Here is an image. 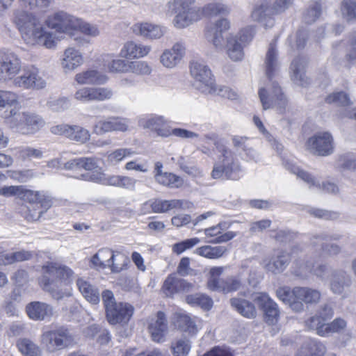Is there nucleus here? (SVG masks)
<instances>
[{
  "label": "nucleus",
  "instance_id": "nucleus-1",
  "mask_svg": "<svg viewBox=\"0 0 356 356\" xmlns=\"http://www.w3.org/2000/svg\"><path fill=\"white\" fill-rule=\"evenodd\" d=\"M42 273L39 284L54 299L60 300L71 296V292L65 288L74 275L73 270L68 266L48 262L42 266Z\"/></svg>",
  "mask_w": 356,
  "mask_h": 356
},
{
  "label": "nucleus",
  "instance_id": "nucleus-2",
  "mask_svg": "<svg viewBox=\"0 0 356 356\" xmlns=\"http://www.w3.org/2000/svg\"><path fill=\"white\" fill-rule=\"evenodd\" d=\"M47 25L56 32L75 36L74 40L79 45L88 43V41L79 35V32L92 36H96L99 33L97 27L85 23L63 11L49 17L47 20Z\"/></svg>",
  "mask_w": 356,
  "mask_h": 356
},
{
  "label": "nucleus",
  "instance_id": "nucleus-3",
  "mask_svg": "<svg viewBox=\"0 0 356 356\" xmlns=\"http://www.w3.org/2000/svg\"><path fill=\"white\" fill-rule=\"evenodd\" d=\"M16 24L26 44H41L49 49L56 45L53 33L44 31L38 19L32 14L19 12L16 16Z\"/></svg>",
  "mask_w": 356,
  "mask_h": 356
},
{
  "label": "nucleus",
  "instance_id": "nucleus-4",
  "mask_svg": "<svg viewBox=\"0 0 356 356\" xmlns=\"http://www.w3.org/2000/svg\"><path fill=\"white\" fill-rule=\"evenodd\" d=\"M195 0H172L165 6V15L172 17L177 29L186 28L201 19L200 8L194 6Z\"/></svg>",
  "mask_w": 356,
  "mask_h": 356
},
{
  "label": "nucleus",
  "instance_id": "nucleus-5",
  "mask_svg": "<svg viewBox=\"0 0 356 356\" xmlns=\"http://www.w3.org/2000/svg\"><path fill=\"white\" fill-rule=\"evenodd\" d=\"M219 152L218 161L213 165L211 176L217 179L225 177L227 179L236 180L239 178L241 166L234 153L223 144H216Z\"/></svg>",
  "mask_w": 356,
  "mask_h": 356
},
{
  "label": "nucleus",
  "instance_id": "nucleus-6",
  "mask_svg": "<svg viewBox=\"0 0 356 356\" xmlns=\"http://www.w3.org/2000/svg\"><path fill=\"white\" fill-rule=\"evenodd\" d=\"M102 298L106 320L111 325H124L128 323L134 311L132 305L127 302H116L113 293L110 290L103 291Z\"/></svg>",
  "mask_w": 356,
  "mask_h": 356
},
{
  "label": "nucleus",
  "instance_id": "nucleus-7",
  "mask_svg": "<svg viewBox=\"0 0 356 356\" xmlns=\"http://www.w3.org/2000/svg\"><path fill=\"white\" fill-rule=\"evenodd\" d=\"M190 73L194 79V86L203 93L216 91V83L211 71L205 64L192 61L190 64Z\"/></svg>",
  "mask_w": 356,
  "mask_h": 356
},
{
  "label": "nucleus",
  "instance_id": "nucleus-8",
  "mask_svg": "<svg viewBox=\"0 0 356 356\" xmlns=\"http://www.w3.org/2000/svg\"><path fill=\"white\" fill-rule=\"evenodd\" d=\"M22 70V60L14 51L0 50V83L13 81Z\"/></svg>",
  "mask_w": 356,
  "mask_h": 356
},
{
  "label": "nucleus",
  "instance_id": "nucleus-9",
  "mask_svg": "<svg viewBox=\"0 0 356 356\" xmlns=\"http://www.w3.org/2000/svg\"><path fill=\"white\" fill-rule=\"evenodd\" d=\"M302 251V248L300 245H293L290 253L284 250H278L269 258L263 260V267L268 272L275 275L280 274L289 266L291 256L298 255Z\"/></svg>",
  "mask_w": 356,
  "mask_h": 356
},
{
  "label": "nucleus",
  "instance_id": "nucleus-10",
  "mask_svg": "<svg viewBox=\"0 0 356 356\" xmlns=\"http://www.w3.org/2000/svg\"><path fill=\"white\" fill-rule=\"evenodd\" d=\"M13 85L24 89L40 90L46 87L47 82L39 69L31 65L25 67L22 74L13 79Z\"/></svg>",
  "mask_w": 356,
  "mask_h": 356
},
{
  "label": "nucleus",
  "instance_id": "nucleus-11",
  "mask_svg": "<svg viewBox=\"0 0 356 356\" xmlns=\"http://www.w3.org/2000/svg\"><path fill=\"white\" fill-rule=\"evenodd\" d=\"M10 125L24 134H33L43 127L44 122L38 115L25 113H17L10 120Z\"/></svg>",
  "mask_w": 356,
  "mask_h": 356
},
{
  "label": "nucleus",
  "instance_id": "nucleus-12",
  "mask_svg": "<svg viewBox=\"0 0 356 356\" xmlns=\"http://www.w3.org/2000/svg\"><path fill=\"white\" fill-rule=\"evenodd\" d=\"M259 96L264 110L277 107L280 113L284 111L287 105V99L276 82L272 83L270 93L262 88L259 90Z\"/></svg>",
  "mask_w": 356,
  "mask_h": 356
},
{
  "label": "nucleus",
  "instance_id": "nucleus-13",
  "mask_svg": "<svg viewBox=\"0 0 356 356\" xmlns=\"http://www.w3.org/2000/svg\"><path fill=\"white\" fill-rule=\"evenodd\" d=\"M72 340L68 331L63 328L44 332L40 338L41 343L51 351L67 346Z\"/></svg>",
  "mask_w": 356,
  "mask_h": 356
},
{
  "label": "nucleus",
  "instance_id": "nucleus-14",
  "mask_svg": "<svg viewBox=\"0 0 356 356\" xmlns=\"http://www.w3.org/2000/svg\"><path fill=\"white\" fill-rule=\"evenodd\" d=\"M309 150L314 154L327 156L333 152V138L327 132L318 133L309 138L307 142Z\"/></svg>",
  "mask_w": 356,
  "mask_h": 356
},
{
  "label": "nucleus",
  "instance_id": "nucleus-15",
  "mask_svg": "<svg viewBox=\"0 0 356 356\" xmlns=\"http://www.w3.org/2000/svg\"><path fill=\"white\" fill-rule=\"evenodd\" d=\"M288 169L296 174L299 178L309 185V188L314 186L319 190H323L327 193L337 194L339 192L338 186L332 182H325L321 184L310 173L301 170L298 166L291 163H287Z\"/></svg>",
  "mask_w": 356,
  "mask_h": 356
},
{
  "label": "nucleus",
  "instance_id": "nucleus-16",
  "mask_svg": "<svg viewBox=\"0 0 356 356\" xmlns=\"http://www.w3.org/2000/svg\"><path fill=\"white\" fill-rule=\"evenodd\" d=\"M18 95L13 92L0 90V116L10 123V118L18 112Z\"/></svg>",
  "mask_w": 356,
  "mask_h": 356
},
{
  "label": "nucleus",
  "instance_id": "nucleus-17",
  "mask_svg": "<svg viewBox=\"0 0 356 356\" xmlns=\"http://www.w3.org/2000/svg\"><path fill=\"white\" fill-rule=\"evenodd\" d=\"M129 120L120 117H108L104 120H100L93 127V132L101 135L106 132L128 130Z\"/></svg>",
  "mask_w": 356,
  "mask_h": 356
},
{
  "label": "nucleus",
  "instance_id": "nucleus-18",
  "mask_svg": "<svg viewBox=\"0 0 356 356\" xmlns=\"http://www.w3.org/2000/svg\"><path fill=\"white\" fill-rule=\"evenodd\" d=\"M105 253H108V248H104L99 250L98 252H97L91 259V262L96 267H100L102 268H105L106 267H109L111 269V271L113 273H119L127 266V262L129 261L128 259L125 257L124 255L119 254L118 259L119 260H122L123 261L122 264H120L118 263H115V255H112L111 258L107 260H102L100 258V255H104Z\"/></svg>",
  "mask_w": 356,
  "mask_h": 356
},
{
  "label": "nucleus",
  "instance_id": "nucleus-19",
  "mask_svg": "<svg viewBox=\"0 0 356 356\" xmlns=\"http://www.w3.org/2000/svg\"><path fill=\"white\" fill-rule=\"evenodd\" d=\"M148 331L154 342L161 343L165 341L168 327L165 314L163 312H158L156 318L152 319L148 325Z\"/></svg>",
  "mask_w": 356,
  "mask_h": 356
},
{
  "label": "nucleus",
  "instance_id": "nucleus-20",
  "mask_svg": "<svg viewBox=\"0 0 356 356\" xmlns=\"http://www.w3.org/2000/svg\"><path fill=\"white\" fill-rule=\"evenodd\" d=\"M138 123L144 129H150L155 131L159 136L166 138L171 136V128L168 126L167 121L163 116L154 115L147 118H141Z\"/></svg>",
  "mask_w": 356,
  "mask_h": 356
},
{
  "label": "nucleus",
  "instance_id": "nucleus-21",
  "mask_svg": "<svg viewBox=\"0 0 356 356\" xmlns=\"http://www.w3.org/2000/svg\"><path fill=\"white\" fill-rule=\"evenodd\" d=\"M254 300L264 311L268 323L273 324L277 321L280 314L277 305L267 294L260 293L255 297Z\"/></svg>",
  "mask_w": 356,
  "mask_h": 356
},
{
  "label": "nucleus",
  "instance_id": "nucleus-22",
  "mask_svg": "<svg viewBox=\"0 0 356 356\" xmlns=\"http://www.w3.org/2000/svg\"><path fill=\"white\" fill-rule=\"evenodd\" d=\"M185 54V47L177 42L170 49H165L161 55L160 61L167 68L175 67L181 60Z\"/></svg>",
  "mask_w": 356,
  "mask_h": 356
},
{
  "label": "nucleus",
  "instance_id": "nucleus-23",
  "mask_svg": "<svg viewBox=\"0 0 356 356\" xmlns=\"http://www.w3.org/2000/svg\"><path fill=\"white\" fill-rule=\"evenodd\" d=\"M193 284L186 280L169 275L165 280L162 290L167 297H172L179 292L189 291Z\"/></svg>",
  "mask_w": 356,
  "mask_h": 356
},
{
  "label": "nucleus",
  "instance_id": "nucleus-24",
  "mask_svg": "<svg viewBox=\"0 0 356 356\" xmlns=\"http://www.w3.org/2000/svg\"><path fill=\"white\" fill-rule=\"evenodd\" d=\"M307 60L304 57H297L293 59L291 65L293 72L292 80L300 86L306 87L310 83V79L305 74Z\"/></svg>",
  "mask_w": 356,
  "mask_h": 356
},
{
  "label": "nucleus",
  "instance_id": "nucleus-25",
  "mask_svg": "<svg viewBox=\"0 0 356 356\" xmlns=\"http://www.w3.org/2000/svg\"><path fill=\"white\" fill-rule=\"evenodd\" d=\"M276 294L277 298L284 304L288 305L293 311L300 312L303 310L304 305L297 300L295 287L292 290L289 286L280 287L277 289Z\"/></svg>",
  "mask_w": 356,
  "mask_h": 356
},
{
  "label": "nucleus",
  "instance_id": "nucleus-26",
  "mask_svg": "<svg viewBox=\"0 0 356 356\" xmlns=\"http://www.w3.org/2000/svg\"><path fill=\"white\" fill-rule=\"evenodd\" d=\"M352 280L350 275L343 270H335L331 274L330 287L336 294H341L346 287L350 286Z\"/></svg>",
  "mask_w": 356,
  "mask_h": 356
},
{
  "label": "nucleus",
  "instance_id": "nucleus-27",
  "mask_svg": "<svg viewBox=\"0 0 356 356\" xmlns=\"http://www.w3.org/2000/svg\"><path fill=\"white\" fill-rule=\"evenodd\" d=\"M30 318L36 321H42L53 315V308L50 305L42 302H31L26 307Z\"/></svg>",
  "mask_w": 356,
  "mask_h": 356
},
{
  "label": "nucleus",
  "instance_id": "nucleus-28",
  "mask_svg": "<svg viewBox=\"0 0 356 356\" xmlns=\"http://www.w3.org/2000/svg\"><path fill=\"white\" fill-rule=\"evenodd\" d=\"M265 70L267 77L270 80L278 72L280 69V62L278 60V53L276 49L275 42H271L267 51L265 61Z\"/></svg>",
  "mask_w": 356,
  "mask_h": 356
},
{
  "label": "nucleus",
  "instance_id": "nucleus-29",
  "mask_svg": "<svg viewBox=\"0 0 356 356\" xmlns=\"http://www.w3.org/2000/svg\"><path fill=\"white\" fill-rule=\"evenodd\" d=\"M81 54L73 47L67 48L63 55L61 66L65 72H72L83 63Z\"/></svg>",
  "mask_w": 356,
  "mask_h": 356
},
{
  "label": "nucleus",
  "instance_id": "nucleus-30",
  "mask_svg": "<svg viewBox=\"0 0 356 356\" xmlns=\"http://www.w3.org/2000/svg\"><path fill=\"white\" fill-rule=\"evenodd\" d=\"M76 285L79 291L88 302L93 305L99 302L100 293L97 286L82 278L76 280Z\"/></svg>",
  "mask_w": 356,
  "mask_h": 356
},
{
  "label": "nucleus",
  "instance_id": "nucleus-31",
  "mask_svg": "<svg viewBox=\"0 0 356 356\" xmlns=\"http://www.w3.org/2000/svg\"><path fill=\"white\" fill-rule=\"evenodd\" d=\"M150 50L151 47L149 46L137 44L134 42H128L123 46L120 55L125 58H141L147 55Z\"/></svg>",
  "mask_w": 356,
  "mask_h": 356
},
{
  "label": "nucleus",
  "instance_id": "nucleus-32",
  "mask_svg": "<svg viewBox=\"0 0 356 356\" xmlns=\"http://www.w3.org/2000/svg\"><path fill=\"white\" fill-rule=\"evenodd\" d=\"M230 304L233 309L247 318H254L257 316L256 307L249 300L240 298H233L230 299Z\"/></svg>",
  "mask_w": 356,
  "mask_h": 356
},
{
  "label": "nucleus",
  "instance_id": "nucleus-33",
  "mask_svg": "<svg viewBox=\"0 0 356 356\" xmlns=\"http://www.w3.org/2000/svg\"><path fill=\"white\" fill-rule=\"evenodd\" d=\"M108 78L99 72L90 70L79 73L75 76V80L81 85H100L106 82Z\"/></svg>",
  "mask_w": 356,
  "mask_h": 356
},
{
  "label": "nucleus",
  "instance_id": "nucleus-34",
  "mask_svg": "<svg viewBox=\"0 0 356 356\" xmlns=\"http://www.w3.org/2000/svg\"><path fill=\"white\" fill-rule=\"evenodd\" d=\"M276 15L271 3L267 0H264L257 3L252 12V18L254 21L263 22L269 19V22L273 24L271 17Z\"/></svg>",
  "mask_w": 356,
  "mask_h": 356
},
{
  "label": "nucleus",
  "instance_id": "nucleus-35",
  "mask_svg": "<svg viewBox=\"0 0 356 356\" xmlns=\"http://www.w3.org/2000/svg\"><path fill=\"white\" fill-rule=\"evenodd\" d=\"M149 205L154 213H165L175 208H181L183 201L181 200H163L155 199L149 200L144 204V207Z\"/></svg>",
  "mask_w": 356,
  "mask_h": 356
},
{
  "label": "nucleus",
  "instance_id": "nucleus-36",
  "mask_svg": "<svg viewBox=\"0 0 356 356\" xmlns=\"http://www.w3.org/2000/svg\"><path fill=\"white\" fill-rule=\"evenodd\" d=\"M325 345L321 341L309 340L305 342L296 353V356H324Z\"/></svg>",
  "mask_w": 356,
  "mask_h": 356
},
{
  "label": "nucleus",
  "instance_id": "nucleus-37",
  "mask_svg": "<svg viewBox=\"0 0 356 356\" xmlns=\"http://www.w3.org/2000/svg\"><path fill=\"white\" fill-rule=\"evenodd\" d=\"M232 142L233 147L237 151L242 150L250 159L256 160L257 159V152L248 137L234 136L232 138Z\"/></svg>",
  "mask_w": 356,
  "mask_h": 356
},
{
  "label": "nucleus",
  "instance_id": "nucleus-38",
  "mask_svg": "<svg viewBox=\"0 0 356 356\" xmlns=\"http://www.w3.org/2000/svg\"><path fill=\"white\" fill-rule=\"evenodd\" d=\"M173 323L175 327L183 332L195 334L197 332V325L195 321L188 315L177 313L174 316Z\"/></svg>",
  "mask_w": 356,
  "mask_h": 356
},
{
  "label": "nucleus",
  "instance_id": "nucleus-39",
  "mask_svg": "<svg viewBox=\"0 0 356 356\" xmlns=\"http://www.w3.org/2000/svg\"><path fill=\"white\" fill-rule=\"evenodd\" d=\"M134 31L136 34H139L149 39L160 38L163 34V31L159 26L149 23H142L134 25Z\"/></svg>",
  "mask_w": 356,
  "mask_h": 356
},
{
  "label": "nucleus",
  "instance_id": "nucleus-40",
  "mask_svg": "<svg viewBox=\"0 0 356 356\" xmlns=\"http://www.w3.org/2000/svg\"><path fill=\"white\" fill-rule=\"evenodd\" d=\"M297 300L306 304L317 303L321 298V293L316 289L309 287H295Z\"/></svg>",
  "mask_w": 356,
  "mask_h": 356
},
{
  "label": "nucleus",
  "instance_id": "nucleus-41",
  "mask_svg": "<svg viewBox=\"0 0 356 356\" xmlns=\"http://www.w3.org/2000/svg\"><path fill=\"white\" fill-rule=\"evenodd\" d=\"M19 352L24 356H41L42 350L38 345L27 338L19 339L17 342Z\"/></svg>",
  "mask_w": 356,
  "mask_h": 356
},
{
  "label": "nucleus",
  "instance_id": "nucleus-42",
  "mask_svg": "<svg viewBox=\"0 0 356 356\" xmlns=\"http://www.w3.org/2000/svg\"><path fill=\"white\" fill-rule=\"evenodd\" d=\"M227 51L229 57L234 61L241 60L243 58V47L236 35L227 38Z\"/></svg>",
  "mask_w": 356,
  "mask_h": 356
},
{
  "label": "nucleus",
  "instance_id": "nucleus-43",
  "mask_svg": "<svg viewBox=\"0 0 356 356\" xmlns=\"http://www.w3.org/2000/svg\"><path fill=\"white\" fill-rule=\"evenodd\" d=\"M227 248L225 246H211L204 245L197 248L195 253L203 257L214 259L221 257L226 252Z\"/></svg>",
  "mask_w": 356,
  "mask_h": 356
},
{
  "label": "nucleus",
  "instance_id": "nucleus-44",
  "mask_svg": "<svg viewBox=\"0 0 356 356\" xmlns=\"http://www.w3.org/2000/svg\"><path fill=\"white\" fill-rule=\"evenodd\" d=\"M186 301L192 306L200 307L204 310H209L213 305V300L204 294H191L186 297Z\"/></svg>",
  "mask_w": 356,
  "mask_h": 356
},
{
  "label": "nucleus",
  "instance_id": "nucleus-45",
  "mask_svg": "<svg viewBox=\"0 0 356 356\" xmlns=\"http://www.w3.org/2000/svg\"><path fill=\"white\" fill-rule=\"evenodd\" d=\"M201 17L202 16L214 17L218 15H226L229 13L227 6L221 3H210L200 8Z\"/></svg>",
  "mask_w": 356,
  "mask_h": 356
},
{
  "label": "nucleus",
  "instance_id": "nucleus-46",
  "mask_svg": "<svg viewBox=\"0 0 356 356\" xmlns=\"http://www.w3.org/2000/svg\"><path fill=\"white\" fill-rule=\"evenodd\" d=\"M325 102L327 104H334L342 107H346L353 104L349 94L343 91L334 92L330 94L325 98Z\"/></svg>",
  "mask_w": 356,
  "mask_h": 356
},
{
  "label": "nucleus",
  "instance_id": "nucleus-47",
  "mask_svg": "<svg viewBox=\"0 0 356 356\" xmlns=\"http://www.w3.org/2000/svg\"><path fill=\"white\" fill-rule=\"evenodd\" d=\"M321 14V5L318 1L309 3L303 14V20L307 24H312L319 18Z\"/></svg>",
  "mask_w": 356,
  "mask_h": 356
},
{
  "label": "nucleus",
  "instance_id": "nucleus-48",
  "mask_svg": "<svg viewBox=\"0 0 356 356\" xmlns=\"http://www.w3.org/2000/svg\"><path fill=\"white\" fill-rule=\"evenodd\" d=\"M305 325L308 329L315 330L319 336H326L327 323H325L317 314L307 320Z\"/></svg>",
  "mask_w": 356,
  "mask_h": 356
},
{
  "label": "nucleus",
  "instance_id": "nucleus-49",
  "mask_svg": "<svg viewBox=\"0 0 356 356\" xmlns=\"http://www.w3.org/2000/svg\"><path fill=\"white\" fill-rule=\"evenodd\" d=\"M292 273L296 276L305 279L308 277L309 274L312 273V264L305 262L303 259H296L292 267Z\"/></svg>",
  "mask_w": 356,
  "mask_h": 356
},
{
  "label": "nucleus",
  "instance_id": "nucleus-50",
  "mask_svg": "<svg viewBox=\"0 0 356 356\" xmlns=\"http://www.w3.org/2000/svg\"><path fill=\"white\" fill-rule=\"evenodd\" d=\"M127 72H131L138 75H149L152 72V68L145 61H129Z\"/></svg>",
  "mask_w": 356,
  "mask_h": 356
},
{
  "label": "nucleus",
  "instance_id": "nucleus-51",
  "mask_svg": "<svg viewBox=\"0 0 356 356\" xmlns=\"http://www.w3.org/2000/svg\"><path fill=\"white\" fill-rule=\"evenodd\" d=\"M341 10L343 17L348 22H356V0H343Z\"/></svg>",
  "mask_w": 356,
  "mask_h": 356
},
{
  "label": "nucleus",
  "instance_id": "nucleus-52",
  "mask_svg": "<svg viewBox=\"0 0 356 356\" xmlns=\"http://www.w3.org/2000/svg\"><path fill=\"white\" fill-rule=\"evenodd\" d=\"M191 342L186 338L177 339L171 346L174 356H186L191 350Z\"/></svg>",
  "mask_w": 356,
  "mask_h": 356
},
{
  "label": "nucleus",
  "instance_id": "nucleus-53",
  "mask_svg": "<svg viewBox=\"0 0 356 356\" xmlns=\"http://www.w3.org/2000/svg\"><path fill=\"white\" fill-rule=\"evenodd\" d=\"M156 181L163 186L168 187H179L181 185V179L179 177L170 173L165 172L164 174L160 175L155 179Z\"/></svg>",
  "mask_w": 356,
  "mask_h": 356
},
{
  "label": "nucleus",
  "instance_id": "nucleus-54",
  "mask_svg": "<svg viewBox=\"0 0 356 356\" xmlns=\"http://www.w3.org/2000/svg\"><path fill=\"white\" fill-rule=\"evenodd\" d=\"M90 134L89 131L77 125L71 126V131L68 138L81 143H85L90 140Z\"/></svg>",
  "mask_w": 356,
  "mask_h": 356
},
{
  "label": "nucleus",
  "instance_id": "nucleus-55",
  "mask_svg": "<svg viewBox=\"0 0 356 356\" xmlns=\"http://www.w3.org/2000/svg\"><path fill=\"white\" fill-rule=\"evenodd\" d=\"M307 211L315 218L324 220H337L339 217V213L338 212L321 209L309 207L307 209Z\"/></svg>",
  "mask_w": 356,
  "mask_h": 356
},
{
  "label": "nucleus",
  "instance_id": "nucleus-56",
  "mask_svg": "<svg viewBox=\"0 0 356 356\" xmlns=\"http://www.w3.org/2000/svg\"><path fill=\"white\" fill-rule=\"evenodd\" d=\"M134 154V152L129 148L118 149L108 154V161L112 164L115 165L121 161L124 158Z\"/></svg>",
  "mask_w": 356,
  "mask_h": 356
},
{
  "label": "nucleus",
  "instance_id": "nucleus-57",
  "mask_svg": "<svg viewBox=\"0 0 356 356\" xmlns=\"http://www.w3.org/2000/svg\"><path fill=\"white\" fill-rule=\"evenodd\" d=\"M200 242V240L198 238L186 239L174 244L172 246V251L177 254H180L185 250L193 248Z\"/></svg>",
  "mask_w": 356,
  "mask_h": 356
},
{
  "label": "nucleus",
  "instance_id": "nucleus-58",
  "mask_svg": "<svg viewBox=\"0 0 356 356\" xmlns=\"http://www.w3.org/2000/svg\"><path fill=\"white\" fill-rule=\"evenodd\" d=\"M222 31L210 27L206 35L209 41L211 42L218 49H221L223 46V36Z\"/></svg>",
  "mask_w": 356,
  "mask_h": 356
},
{
  "label": "nucleus",
  "instance_id": "nucleus-59",
  "mask_svg": "<svg viewBox=\"0 0 356 356\" xmlns=\"http://www.w3.org/2000/svg\"><path fill=\"white\" fill-rule=\"evenodd\" d=\"M47 106L52 111L60 112L70 108V102L66 97H61L57 99L50 100L47 102Z\"/></svg>",
  "mask_w": 356,
  "mask_h": 356
},
{
  "label": "nucleus",
  "instance_id": "nucleus-60",
  "mask_svg": "<svg viewBox=\"0 0 356 356\" xmlns=\"http://www.w3.org/2000/svg\"><path fill=\"white\" fill-rule=\"evenodd\" d=\"M42 193L43 192L26 189L23 186L19 198L30 203H38L42 197Z\"/></svg>",
  "mask_w": 356,
  "mask_h": 356
},
{
  "label": "nucleus",
  "instance_id": "nucleus-61",
  "mask_svg": "<svg viewBox=\"0 0 356 356\" xmlns=\"http://www.w3.org/2000/svg\"><path fill=\"white\" fill-rule=\"evenodd\" d=\"M93 101L102 102L110 99L113 95V90L108 88H92Z\"/></svg>",
  "mask_w": 356,
  "mask_h": 356
},
{
  "label": "nucleus",
  "instance_id": "nucleus-62",
  "mask_svg": "<svg viewBox=\"0 0 356 356\" xmlns=\"http://www.w3.org/2000/svg\"><path fill=\"white\" fill-rule=\"evenodd\" d=\"M8 175L11 179L21 183L26 182L34 176L31 170L9 171Z\"/></svg>",
  "mask_w": 356,
  "mask_h": 356
},
{
  "label": "nucleus",
  "instance_id": "nucleus-63",
  "mask_svg": "<svg viewBox=\"0 0 356 356\" xmlns=\"http://www.w3.org/2000/svg\"><path fill=\"white\" fill-rule=\"evenodd\" d=\"M347 325L346 321L341 318H335L332 323H327L326 336L330 333L340 332L343 330Z\"/></svg>",
  "mask_w": 356,
  "mask_h": 356
},
{
  "label": "nucleus",
  "instance_id": "nucleus-64",
  "mask_svg": "<svg viewBox=\"0 0 356 356\" xmlns=\"http://www.w3.org/2000/svg\"><path fill=\"white\" fill-rule=\"evenodd\" d=\"M179 168L186 173L193 177H202V171L195 165H188L186 163L185 159L181 156L178 160Z\"/></svg>",
  "mask_w": 356,
  "mask_h": 356
}]
</instances>
